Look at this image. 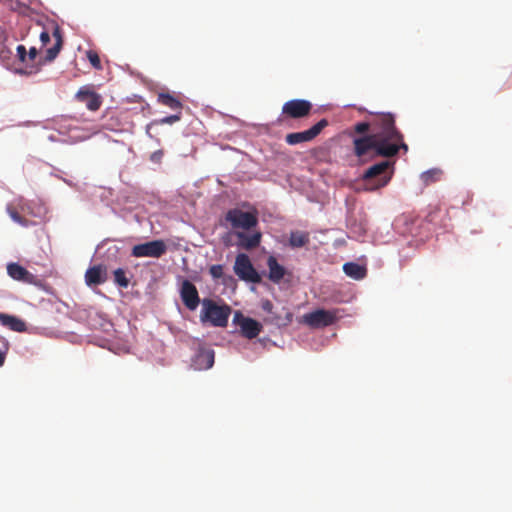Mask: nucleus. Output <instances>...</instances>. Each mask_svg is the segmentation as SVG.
Listing matches in <instances>:
<instances>
[{"instance_id":"obj_1","label":"nucleus","mask_w":512,"mask_h":512,"mask_svg":"<svg viewBox=\"0 0 512 512\" xmlns=\"http://www.w3.org/2000/svg\"><path fill=\"white\" fill-rule=\"evenodd\" d=\"M372 133L353 140L354 154L362 158L373 150L375 156L391 158L403 149L408 151L404 142V136L396 127L395 117L391 113H374L371 122H359L354 125V132L365 134L369 130Z\"/></svg>"},{"instance_id":"obj_2","label":"nucleus","mask_w":512,"mask_h":512,"mask_svg":"<svg viewBox=\"0 0 512 512\" xmlns=\"http://www.w3.org/2000/svg\"><path fill=\"white\" fill-rule=\"evenodd\" d=\"M231 314V307L227 304L219 305L214 300H202L201 321L209 322L214 327H226Z\"/></svg>"},{"instance_id":"obj_3","label":"nucleus","mask_w":512,"mask_h":512,"mask_svg":"<svg viewBox=\"0 0 512 512\" xmlns=\"http://www.w3.org/2000/svg\"><path fill=\"white\" fill-rule=\"evenodd\" d=\"M393 163L382 161L369 167L363 174L365 190L374 191L385 187L392 177V171H389Z\"/></svg>"},{"instance_id":"obj_4","label":"nucleus","mask_w":512,"mask_h":512,"mask_svg":"<svg viewBox=\"0 0 512 512\" xmlns=\"http://www.w3.org/2000/svg\"><path fill=\"white\" fill-rule=\"evenodd\" d=\"M225 219L234 229L241 228L249 230L258 224V213L256 210L245 212L241 209L234 208L228 210Z\"/></svg>"},{"instance_id":"obj_5","label":"nucleus","mask_w":512,"mask_h":512,"mask_svg":"<svg viewBox=\"0 0 512 512\" xmlns=\"http://www.w3.org/2000/svg\"><path fill=\"white\" fill-rule=\"evenodd\" d=\"M337 310L317 309L302 316V322L311 328H323L334 324L338 320Z\"/></svg>"},{"instance_id":"obj_6","label":"nucleus","mask_w":512,"mask_h":512,"mask_svg":"<svg viewBox=\"0 0 512 512\" xmlns=\"http://www.w3.org/2000/svg\"><path fill=\"white\" fill-rule=\"evenodd\" d=\"M234 272L241 280H244L246 282H261L260 275L252 265L249 256L245 253H240L236 256L234 263Z\"/></svg>"},{"instance_id":"obj_7","label":"nucleus","mask_w":512,"mask_h":512,"mask_svg":"<svg viewBox=\"0 0 512 512\" xmlns=\"http://www.w3.org/2000/svg\"><path fill=\"white\" fill-rule=\"evenodd\" d=\"M166 252H167V245L163 240H160V239L134 245L131 249V255L136 258H141V257L160 258Z\"/></svg>"},{"instance_id":"obj_8","label":"nucleus","mask_w":512,"mask_h":512,"mask_svg":"<svg viewBox=\"0 0 512 512\" xmlns=\"http://www.w3.org/2000/svg\"><path fill=\"white\" fill-rule=\"evenodd\" d=\"M327 126H328V121L326 119H321L319 122H317L315 125H313L308 130L287 134L285 137V141L289 145H297L300 143L312 141Z\"/></svg>"},{"instance_id":"obj_9","label":"nucleus","mask_w":512,"mask_h":512,"mask_svg":"<svg viewBox=\"0 0 512 512\" xmlns=\"http://www.w3.org/2000/svg\"><path fill=\"white\" fill-rule=\"evenodd\" d=\"M312 110V103L304 99H293L284 103L282 114L292 119H300L308 116Z\"/></svg>"},{"instance_id":"obj_10","label":"nucleus","mask_w":512,"mask_h":512,"mask_svg":"<svg viewBox=\"0 0 512 512\" xmlns=\"http://www.w3.org/2000/svg\"><path fill=\"white\" fill-rule=\"evenodd\" d=\"M233 321L240 326L242 335L248 339L256 338L262 331L261 323L245 317L241 312L235 313Z\"/></svg>"},{"instance_id":"obj_11","label":"nucleus","mask_w":512,"mask_h":512,"mask_svg":"<svg viewBox=\"0 0 512 512\" xmlns=\"http://www.w3.org/2000/svg\"><path fill=\"white\" fill-rule=\"evenodd\" d=\"M75 99L78 102L84 103L86 108L92 112L99 110L103 103L101 95L89 86L81 87L75 94Z\"/></svg>"},{"instance_id":"obj_12","label":"nucleus","mask_w":512,"mask_h":512,"mask_svg":"<svg viewBox=\"0 0 512 512\" xmlns=\"http://www.w3.org/2000/svg\"><path fill=\"white\" fill-rule=\"evenodd\" d=\"M180 296L183 304L191 311H194L200 303L198 290L189 280H184L182 282Z\"/></svg>"},{"instance_id":"obj_13","label":"nucleus","mask_w":512,"mask_h":512,"mask_svg":"<svg viewBox=\"0 0 512 512\" xmlns=\"http://www.w3.org/2000/svg\"><path fill=\"white\" fill-rule=\"evenodd\" d=\"M40 39L43 47H46L53 39V45L46 48L45 56L46 61H53L58 56L63 45L62 34H40Z\"/></svg>"},{"instance_id":"obj_14","label":"nucleus","mask_w":512,"mask_h":512,"mask_svg":"<svg viewBox=\"0 0 512 512\" xmlns=\"http://www.w3.org/2000/svg\"><path fill=\"white\" fill-rule=\"evenodd\" d=\"M214 364V351L200 347L192 358V366L196 370H207Z\"/></svg>"},{"instance_id":"obj_15","label":"nucleus","mask_w":512,"mask_h":512,"mask_svg":"<svg viewBox=\"0 0 512 512\" xmlns=\"http://www.w3.org/2000/svg\"><path fill=\"white\" fill-rule=\"evenodd\" d=\"M7 273L13 280L21 281L26 284H35L37 281L35 275L18 263H9L7 265Z\"/></svg>"},{"instance_id":"obj_16","label":"nucleus","mask_w":512,"mask_h":512,"mask_svg":"<svg viewBox=\"0 0 512 512\" xmlns=\"http://www.w3.org/2000/svg\"><path fill=\"white\" fill-rule=\"evenodd\" d=\"M106 279V268L101 265L92 266L85 273V282L88 286L100 285Z\"/></svg>"},{"instance_id":"obj_17","label":"nucleus","mask_w":512,"mask_h":512,"mask_svg":"<svg viewBox=\"0 0 512 512\" xmlns=\"http://www.w3.org/2000/svg\"><path fill=\"white\" fill-rule=\"evenodd\" d=\"M267 266L269 269V280L276 284L280 283L286 274V269L278 263L274 256L268 257Z\"/></svg>"},{"instance_id":"obj_18","label":"nucleus","mask_w":512,"mask_h":512,"mask_svg":"<svg viewBox=\"0 0 512 512\" xmlns=\"http://www.w3.org/2000/svg\"><path fill=\"white\" fill-rule=\"evenodd\" d=\"M0 323L11 329L15 332H24L26 331V324L25 322L13 315H8L4 313H0Z\"/></svg>"},{"instance_id":"obj_19","label":"nucleus","mask_w":512,"mask_h":512,"mask_svg":"<svg viewBox=\"0 0 512 512\" xmlns=\"http://www.w3.org/2000/svg\"><path fill=\"white\" fill-rule=\"evenodd\" d=\"M237 238L239 240V246L246 250H251L256 248L261 241V233L256 232L252 235L246 234L244 232H238Z\"/></svg>"},{"instance_id":"obj_20","label":"nucleus","mask_w":512,"mask_h":512,"mask_svg":"<svg viewBox=\"0 0 512 512\" xmlns=\"http://www.w3.org/2000/svg\"><path fill=\"white\" fill-rule=\"evenodd\" d=\"M343 271L344 273L355 279V280H361L366 276V268L362 265H359L354 262H348L343 265Z\"/></svg>"},{"instance_id":"obj_21","label":"nucleus","mask_w":512,"mask_h":512,"mask_svg":"<svg viewBox=\"0 0 512 512\" xmlns=\"http://www.w3.org/2000/svg\"><path fill=\"white\" fill-rule=\"evenodd\" d=\"M37 55V49L35 47H31L27 55V69L19 68L17 69V72L27 75L36 73L38 71Z\"/></svg>"},{"instance_id":"obj_22","label":"nucleus","mask_w":512,"mask_h":512,"mask_svg":"<svg viewBox=\"0 0 512 512\" xmlns=\"http://www.w3.org/2000/svg\"><path fill=\"white\" fill-rule=\"evenodd\" d=\"M310 236L308 232L304 231H292L289 237V245L292 248H301L308 244Z\"/></svg>"},{"instance_id":"obj_23","label":"nucleus","mask_w":512,"mask_h":512,"mask_svg":"<svg viewBox=\"0 0 512 512\" xmlns=\"http://www.w3.org/2000/svg\"><path fill=\"white\" fill-rule=\"evenodd\" d=\"M157 100L160 104L169 107L172 110H181L182 103L169 93H159Z\"/></svg>"},{"instance_id":"obj_24","label":"nucleus","mask_w":512,"mask_h":512,"mask_svg":"<svg viewBox=\"0 0 512 512\" xmlns=\"http://www.w3.org/2000/svg\"><path fill=\"white\" fill-rule=\"evenodd\" d=\"M442 171L440 169H431L421 174V179L425 185H430L440 179Z\"/></svg>"},{"instance_id":"obj_25","label":"nucleus","mask_w":512,"mask_h":512,"mask_svg":"<svg viewBox=\"0 0 512 512\" xmlns=\"http://www.w3.org/2000/svg\"><path fill=\"white\" fill-rule=\"evenodd\" d=\"M114 282L122 288H127L129 286V279L126 276V272L122 268H118L113 272Z\"/></svg>"},{"instance_id":"obj_26","label":"nucleus","mask_w":512,"mask_h":512,"mask_svg":"<svg viewBox=\"0 0 512 512\" xmlns=\"http://www.w3.org/2000/svg\"><path fill=\"white\" fill-rule=\"evenodd\" d=\"M7 212L9 214V216L12 218V220L22 226H27L28 225V220H26L24 217H22L17 211L15 208H13L12 206H7Z\"/></svg>"},{"instance_id":"obj_27","label":"nucleus","mask_w":512,"mask_h":512,"mask_svg":"<svg viewBox=\"0 0 512 512\" xmlns=\"http://www.w3.org/2000/svg\"><path fill=\"white\" fill-rule=\"evenodd\" d=\"M87 59L89 60L90 64L97 70L102 69V64L100 57L96 51L88 50L86 52Z\"/></svg>"},{"instance_id":"obj_28","label":"nucleus","mask_w":512,"mask_h":512,"mask_svg":"<svg viewBox=\"0 0 512 512\" xmlns=\"http://www.w3.org/2000/svg\"><path fill=\"white\" fill-rule=\"evenodd\" d=\"M292 320H293V314H292V312H290L288 310L285 312V317L283 319L279 316L271 317V322H273L279 326L280 325H283V326L288 325L292 322Z\"/></svg>"},{"instance_id":"obj_29","label":"nucleus","mask_w":512,"mask_h":512,"mask_svg":"<svg viewBox=\"0 0 512 512\" xmlns=\"http://www.w3.org/2000/svg\"><path fill=\"white\" fill-rule=\"evenodd\" d=\"M18 61L24 65L23 69H27L28 52L24 45H18L16 48Z\"/></svg>"},{"instance_id":"obj_30","label":"nucleus","mask_w":512,"mask_h":512,"mask_svg":"<svg viewBox=\"0 0 512 512\" xmlns=\"http://www.w3.org/2000/svg\"><path fill=\"white\" fill-rule=\"evenodd\" d=\"M209 274L213 279H220L224 275L223 266L220 264L212 265L209 268Z\"/></svg>"},{"instance_id":"obj_31","label":"nucleus","mask_w":512,"mask_h":512,"mask_svg":"<svg viewBox=\"0 0 512 512\" xmlns=\"http://www.w3.org/2000/svg\"><path fill=\"white\" fill-rule=\"evenodd\" d=\"M181 119V115L180 113L179 114H175V115H170V116H166L158 121H155L154 123H157V124H173L177 121H179Z\"/></svg>"},{"instance_id":"obj_32","label":"nucleus","mask_w":512,"mask_h":512,"mask_svg":"<svg viewBox=\"0 0 512 512\" xmlns=\"http://www.w3.org/2000/svg\"><path fill=\"white\" fill-rule=\"evenodd\" d=\"M261 307L265 312L273 314V304L270 300L263 301Z\"/></svg>"},{"instance_id":"obj_33","label":"nucleus","mask_w":512,"mask_h":512,"mask_svg":"<svg viewBox=\"0 0 512 512\" xmlns=\"http://www.w3.org/2000/svg\"><path fill=\"white\" fill-rule=\"evenodd\" d=\"M162 157H163V151L157 150L151 154L150 159L152 162L158 163L161 161Z\"/></svg>"},{"instance_id":"obj_34","label":"nucleus","mask_w":512,"mask_h":512,"mask_svg":"<svg viewBox=\"0 0 512 512\" xmlns=\"http://www.w3.org/2000/svg\"><path fill=\"white\" fill-rule=\"evenodd\" d=\"M6 358V351L0 350V367L4 364Z\"/></svg>"}]
</instances>
